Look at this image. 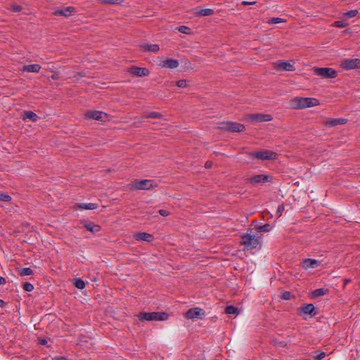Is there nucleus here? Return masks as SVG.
<instances>
[{
    "label": "nucleus",
    "instance_id": "37",
    "mask_svg": "<svg viewBox=\"0 0 360 360\" xmlns=\"http://www.w3.org/2000/svg\"><path fill=\"white\" fill-rule=\"evenodd\" d=\"M285 20L281 18L274 17V18H271L270 20H269L268 22L269 24H278L280 22H283Z\"/></svg>",
    "mask_w": 360,
    "mask_h": 360
},
{
    "label": "nucleus",
    "instance_id": "28",
    "mask_svg": "<svg viewBox=\"0 0 360 360\" xmlns=\"http://www.w3.org/2000/svg\"><path fill=\"white\" fill-rule=\"evenodd\" d=\"M358 13H359L358 11L356 9L351 10L346 13H344L342 17H343L344 20H348V19L355 17L358 14Z\"/></svg>",
    "mask_w": 360,
    "mask_h": 360
},
{
    "label": "nucleus",
    "instance_id": "44",
    "mask_svg": "<svg viewBox=\"0 0 360 360\" xmlns=\"http://www.w3.org/2000/svg\"><path fill=\"white\" fill-rule=\"evenodd\" d=\"M284 210H285V206L283 204H281L278 205V209H277V214H278V217H281L282 215V213L284 211Z\"/></svg>",
    "mask_w": 360,
    "mask_h": 360
},
{
    "label": "nucleus",
    "instance_id": "24",
    "mask_svg": "<svg viewBox=\"0 0 360 360\" xmlns=\"http://www.w3.org/2000/svg\"><path fill=\"white\" fill-rule=\"evenodd\" d=\"M84 227L89 231L95 233H97L98 231H100L101 230V226L98 224H94V222H91V221H86L84 223Z\"/></svg>",
    "mask_w": 360,
    "mask_h": 360
},
{
    "label": "nucleus",
    "instance_id": "7",
    "mask_svg": "<svg viewBox=\"0 0 360 360\" xmlns=\"http://www.w3.org/2000/svg\"><path fill=\"white\" fill-rule=\"evenodd\" d=\"M277 154L271 150H264L251 153V156L258 160H274Z\"/></svg>",
    "mask_w": 360,
    "mask_h": 360
},
{
    "label": "nucleus",
    "instance_id": "43",
    "mask_svg": "<svg viewBox=\"0 0 360 360\" xmlns=\"http://www.w3.org/2000/svg\"><path fill=\"white\" fill-rule=\"evenodd\" d=\"M292 297V295H291V292H289V291H285L282 293V295H281V297L282 299L285 300H288L291 298Z\"/></svg>",
    "mask_w": 360,
    "mask_h": 360
},
{
    "label": "nucleus",
    "instance_id": "50",
    "mask_svg": "<svg viewBox=\"0 0 360 360\" xmlns=\"http://www.w3.org/2000/svg\"><path fill=\"white\" fill-rule=\"evenodd\" d=\"M39 342L41 345H45L47 344V340L45 339H41V340H39Z\"/></svg>",
    "mask_w": 360,
    "mask_h": 360
},
{
    "label": "nucleus",
    "instance_id": "35",
    "mask_svg": "<svg viewBox=\"0 0 360 360\" xmlns=\"http://www.w3.org/2000/svg\"><path fill=\"white\" fill-rule=\"evenodd\" d=\"M314 357L317 360H321L326 356V353L321 351H316Z\"/></svg>",
    "mask_w": 360,
    "mask_h": 360
},
{
    "label": "nucleus",
    "instance_id": "46",
    "mask_svg": "<svg viewBox=\"0 0 360 360\" xmlns=\"http://www.w3.org/2000/svg\"><path fill=\"white\" fill-rule=\"evenodd\" d=\"M51 360H68L67 357L62 356H56L53 358H52Z\"/></svg>",
    "mask_w": 360,
    "mask_h": 360
},
{
    "label": "nucleus",
    "instance_id": "21",
    "mask_svg": "<svg viewBox=\"0 0 360 360\" xmlns=\"http://www.w3.org/2000/svg\"><path fill=\"white\" fill-rule=\"evenodd\" d=\"M347 122L345 118H333L326 121V124L329 127H335L337 125L345 124Z\"/></svg>",
    "mask_w": 360,
    "mask_h": 360
},
{
    "label": "nucleus",
    "instance_id": "51",
    "mask_svg": "<svg viewBox=\"0 0 360 360\" xmlns=\"http://www.w3.org/2000/svg\"><path fill=\"white\" fill-rule=\"evenodd\" d=\"M5 305L6 302L3 300L0 299V307H4Z\"/></svg>",
    "mask_w": 360,
    "mask_h": 360
},
{
    "label": "nucleus",
    "instance_id": "15",
    "mask_svg": "<svg viewBox=\"0 0 360 360\" xmlns=\"http://www.w3.org/2000/svg\"><path fill=\"white\" fill-rule=\"evenodd\" d=\"M128 72L139 77L147 76L149 75V70L146 68L132 66L129 68Z\"/></svg>",
    "mask_w": 360,
    "mask_h": 360
},
{
    "label": "nucleus",
    "instance_id": "23",
    "mask_svg": "<svg viewBox=\"0 0 360 360\" xmlns=\"http://www.w3.org/2000/svg\"><path fill=\"white\" fill-rule=\"evenodd\" d=\"M41 66L39 64L25 65L22 67V71L27 72H39Z\"/></svg>",
    "mask_w": 360,
    "mask_h": 360
},
{
    "label": "nucleus",
    "instance_id": "32",
    "mask_svg": "<svg viewBox=\"0 0 360 360\" xmlns=\"http://www.w3.org/2000/svg\"><path fill=\"white\" fill-rule=\"evenodd\" d=\"M237 311H238V308L233 305L227 306L225 309V312L227 314H236Z\"/></svg>",
    "mask_w": 360,
    "mask_h": 360
},
{
    "label": "nucleus",
    "instance_id": "22",
    "mask_svg": "<svg viewBox=\"0 0 360 360\" xmlns=\"http://www.w3.org/2000/svg\"><path fill=\"white\" fill-rule=\"evenodd\" d=\"M140 46L143 50L148 51V52H153V53L158 52L160 49L158 44H148V43H143V44H141Z\"/></svg>",
    "mask_w": 360,
    "mask_h": 360
},
{
    "label": "nucleus",
    "instance_id": "17",
    "mask_svg": "<svg viewBox=\"0 0 360 360\" xmlns=\"http://www.w3.org/2000/svg\"><path fill=\"white\" fill-rule=\"evenodd\" d=\"M300 315L309 314L314 316L316 314V311H315V307L313 304H305L300 307Z\"/></svg>",
    "mask_w": 360,
    "mask_h": 360
},
{
    "label": "nucleus",
    "instance_id": "38",
    "mask_svg": "<svg viewBox=\"0 0 360 360\" xmlns=\"http://www.w3.org/2000/svg\"><path fill=\"white\" fill-rule=\"evenodd\" d=\"M146 117H150V118H160V117H162V115L158 112H148L146 115Z\"/></svg>",
    "mask_w": 360,
    "mask_h": 360
},
{
    "label": "nucleus",
    "instance_id": "36",
    "mask_svg": "<svg viewBox=\"0 0 360 360\" xmlns=\"http://www.w3.org/2000/svg\"><path fill=\"white\" fill-rule=\"evenodd\" d=\"M11 200V197L6 193H0V200L4 202H9Z\"/></svg>",
    "mask_w": 360,
    "mask_h": 360
},
{
    "label": "nucleus",
    "instance_id": "12",
    "mask_svg": "<svg viewBox=\"0 0 360 360\" xmlns=\"http://www.w3.org/2000/svg\"><path fill=\"white\" fill-rule=\"evenodd\" d=\"M276 68L277 70L285 71H294L295 70L294 63L283 60L277 61Z\"/></svg>",
    "mask_w": 360,
    "mask_h": 360
},
{
    "label": "nucleus",
    "instance_id": "16",
    "mask_svg": "<svg viewBox=\"0 0 360 360\" xmlns=\"http://www.w3.org/2000/svg\"><path fill=\"white\" fill-rule=\"evenodd\" d=\"M161 67L165 68L174 69L179 66V60L174 58H167L160 61L159 64Z\"/></svg>",
    "mask_w": 360,
    "mask_h": 360
},
{
    "label": "nucleus",
    "instance_id": "8",
    "mask_svg": "<svg viewBox=\"0 0 360 360\" xmlns=\"http://www.w3.org/2000/svg\"><path fill=\"white\" fill-rule=\"evenodd\" d=\"M205 311L200 307L191 308L185 314V317L188 319H202L205 317Z\"/></svg>",
    "mask_w": 360,
    "mask_h": 360
},
{
    "label": "nucleus",
    "instance_id": "45",
    "mask_svg": "<svg viewBox=\"0 0 360 360\" xmlns=\"http://www.w3.org/2000/svg\"><path fill=\"white\" fill-rule=\"evenodd\" d=\"M159 214L163 217H167L169 215L170 212L167 210H159L158 211Z\"/></svg>",
    "mask_w": 360,
    "mask_h": 360
},
{
    "label": "nucleus",
    "instance_id": "1",
    "mask_svg": "<svg viewBox=\"0 0 360 360\" xmlns=\"http://www.w3.org/2000/svg\"><path fill=\"white\" fill-rule=\"evenodd\" d=\"M290 103L293 109H304L316 106L320 102L315 98L296 96L290 100Z\"/></svg>",
    "mask_w": 360,
    "mask_h": 360
},
{
    "label": "nucleus",
    "instance_id": "13",
    "mask_svg": "<svg viewBox=\"0 0 360 360\" xmlns=\"http://www.w3.org/2000/svg\"><path fill=\"white\" fill-rule=\"evenodd\" d=\"M76 13V8L73 6H67L64 8L56 9L53 14L56 16L63 15L65 17L71 16Z\"/></svg>",
    "mask_w": 360,
    "mask_h": 360
},
{
    "label": "nucleus",
    "instance_id": "31",
    "mask_svg": "<svg viewBox=\"0 0 360 360\" xmlns=\"http://www.w3.org/2000/svg\"><path fill=\"white\" fill-rule=\"evenodd\" d=\"M74 285L76 288L80 290H82L85 288V283L84 281L80 278L75 279Z\"/></svg>",
    "mask_w": 360,
    "mask_h": 360
},
{
    "label": "nucleus",
    "instance_id": "2",
    "mask_svg": "<svg viewBox=\"0 0 360 360\" xmlns=\"http://www.w3.org/2000/svg\"><path fill=\"white\" fill-rule=\"evenodd\" d=\"M138 317L141 321H166L169 318V314L160 311H142L139 313Z\"/></svg>",
    "mask_w": 360,
    "mask_h": 360
},
{
    "label": "nucleus",
    "instance_id": "33",
    "mask_svg": "<svg viewBox=\"0 0 360 360\" xmlns=\"http://www.w3.org/2000/svg\"><path fill=\"white\" fill-rule=\"evenodd\" d=\"M344 20H337L333 22V26L339 28H344L346 27L348 25V23L345 22Z\"/></svg>",
    "mask_w": 360,
    "mask_h": 360
},
{
    "label": "nucleus",
    "instance_id": "40",
    "mask_svg": "<svg viewBox=\"0 0 360 360\" xmlns=\"http://www.w3.org/2000/svg\"><path fill=\"white\" fill-rule=\"evenodd\" d=\"M10 9L14 12H19L22 9V7L16 4H13L10 6Z\"/></svg>",
    "mask_w": 360,
    "mask_h": 360
},
{
    "label": "nucleus",
    "instance_id": "18",
    "mask_svg": "<svg viewBox=\"0 0 360 360\" xmlns=\"http://www.w3.org/2000/svg\"><path fill=\"white\" fill-rule=\"evenodd\" d=\"M135 240L150 242L153 240V235L146 232H138L134 236Z\"/></svg>",
    "mask_w": 360,
    "mask_h": 360
},
{
    "label": "nucleus",
    "instance_id": "14",
    "mask_svg": "<svg viewBox=\"0 0 360 360\" xmlns=\"http://www.w3.org/2000/svg\"><path fill=\"white\" fill-rule=\"evenodd\" d=\"M321 262L315 259L307 258L304 259L302 267L305 269H315L321 264Z\"/></svg>",
    "mask_w": 360,
    "mask_h": 360
},
{
    "label": "nucleus",
    "instance_id": "42",
    "mask_svg": "<svg viewBox=\"0 0 360 360\" xmlns=\"http://www.w3.org/2000/svg\"><path fill=\"white\" fill-rule=\"evenodd\" d=\"M176 85L180 88H184L187 86V81L186 79H180L176 82Z\"/></svg>",
    "mask_w": 360,
    "mask_h": 360
},
{
    "label": "nucleus",
    "instance_id": "20",
    "mask_svg": "<svg viewBox=\"0 0 360 360\" xmlns=\"http://www.w3.org/2000/svg\"><path fill=\"white\" fill-rule=\"evenodd\" d=\"M103 115H105V114L99 110H92L86 112V117L96 120H101Z\"/></svg>",
    "mask_w": 360,
    "mask_h": 360
},
{
    "label": "nucleus",
    "instance_id": "30",
    "mask_svg": "<svg viewBox=\"0 0 360 360\" xmlns=\"http://www.w3.org/2000/svg\"><path fill=\"white\" fill-rule=\"evenodd\" d=\"M256 229L259 232H269L271 230V226L269 224H265L264 225L257 226Z\"/></svg>",
    "mask_w": 360,
    "mask_h": 360
},
{
    "label": "nucleus",
    "instance_id": "34",
    "mask_svg": "<svg viewBox=\"0 0 360 360\" xmlns=\"http://www.w3.org/2000/svg\"><path fill=\"white\" fill-rule=\"evenodd\" d=\"M22 288L26 292H31L34 290V285L30 282H25L23 283Z\"/></svg>",
    "mask_w": 360,
    "mask_h": 360
},
{
    "label": "nucleus",
    "instance_id": "49",
    "mask_svg": "<svg viewBox=\"0 0 360 360\" xmlns=\"http://www.w3.org/2000/svg\"><path fill=\"white\" fill-rule=\"evenodd\" d=\"M212 162L207 161L205 162V167L206 168H210L212 167Z\"/></svg>",
    "mask_w": 360,
    "mask_h": 360
},
{
    "label": "nucleus",
    "instance_id": "9",
    "mask_svg": "<svg viewBox=\"0 0 360 360\" xmlns=\"http://www.w3.org/2000/svg\"><path fill=\"white\" fill-rule=\"evenodd\" d=\"M248 120L252 123H259L271 121L273 120V117L270 114L255 113L249 115Z\"/></svg>",
    "mask_w": 360,
    "mask_h": 360
},
{
    "label": "nucleus",
    "instance_id": "6",
    "mask_svg": "<svg viewBox=\"0 0 360 360\" xmlns=\"http://www.w3.org/2000/svg\"><path fill=\"white\" fill-rule=\"evenodd\" d=\"M219 128L232 132H241L243 131L245 129L243 124L231 121L221 122Z\"/></svg>",
    "mask_w": 360,
    "mask_h": 360
},
{
    "label": "nucleus",
    "instance_id": "29",
    "mask_svg": "<svg viewBox=\"0 0 360 360\" xmlns=\"http://www.w3.org/2000/svg\"><path fill=\"white\" fill-rule=\"evenodd\" d=\"M33 274V270L29 267H24L19 270V275L20 276H30Z\"/></svg>",
    "mask_w": 360,
    "mask_h": 360
},
{
    "label": "nucleus",
    "instance_id": "3",
    "mask_svg": "<svg viewBox=\"0 0 360 360\" xmlns=\"http://www.w3.org/2000/svg\"><path fill=\"white\" fill-rule=\"evenodd\" d=\"M314 73L325 79H333L337 77L338 72L331 68H313Z\"/></svg>",
    "mask_w": 360,
    "mask_h": 360
},
{
    "label": "nucleus",
    "instance_id": "27",
    "mask_svg": "<svg viewBox=\"0 0 360 360\" xmlns=\"http://www.w3.org/2000/svg\"><path fill=\"white\" fill-rule=\"evenodd\" d=\"M328 289L327 288H318V289H316L314 290L313 292H312V295L314 297H320V296H323L326 294H327L328 292Z\"/></svg>",
    "mask_w": 360,
    "mask_h": 360
},
{
    "label": "nucleus",
    "instance_id": "11",
    "mask_svg": "<svg viewBox=\"0 0 360 360\" xmlns=\"http://www.w3.org/2000/svg\"><path fill=\"white\" fill-rule=\"evenodd\" d=\"M342 66L347 70H353L360 68V59L347 58L342 63Z\"/></svg>",
    "mask_w": 360,
    "mask_h": 360
},
{
    "label": "nucleus",
    "instance_id": "39",
    "mask_svg": "<svg viewBox=\"0 0 360 360\" xmlns=\"http://www.w3.org/2000/svg\"><path fill=\"white\" fill-rule=\"evenodd\" d=\"M99 1L105 4H119L124 1V0H98Z\"/></svg>",
    "mask_w": 360,
    "mask_h": 360
},
{
    "label": "nucleus",
    "instance_id": "19",
    "mask_svg": "<svg viewBox=\"0 0 360 360\" xmlns=\"http://www.w3.org/2000/svg\"><path fill=\"white\" fill-rule=\"evenodd\" d=\"M193 13L199 16H209L213 15L214 11L212 8H200V7H196L194 8Z\"/></svg>",
    "mask_w": 360,
    "mask_h": 360
},
{
    "label": "nucleus",
    "instance_id": "25",
    "mask_svg": "<svg viewBox=\"0 0 360 360\" xmlns=\"http://www.w3.org/2000/svg\"><path fill=\"white\" fill-rule=\"evenodd\" d=\"M23 113V119H29L32 122H37L39 118L38 115L32 111L25 110Z\"/></svg>",
    "mask_w": 360,
    "mask_h": 360
},
{
    "label": "nucleus",
    "instance_id": "41",
    "mask_svg": "<svg viewBox=\"0 0 360 360\" xmlns=\"http://www.w3.org/2000/svg\"><path fill=\"white\" fill-rule=\"evenodd\" d=\"M178 30L179 32L184 34H189L191 30V29L188 27L184 25L179 26L178 27Z\"/></svg>",
    "mask_w": 360,
    "mask_h": 360
},
{
    "label": "nucleus",
    "instance_id": "10",
    "mask_svg": "<svg viewBox=\"0 0 360 360\" xmlns=\"http://www.w3.org/2000/svg\"><path fill=\"white\" fill-rule=\"evenodd\" d=\"M272 176L267 174H257L248 178V181L250 183H265L271 182Z\"/></svg>",
    "mask_w": 360,
    "mask_h": 360
},
{
    "label": "nucleus",
    "instance_id": "47",
    "mask_svg": "<svg viewBox=\"0 0 360 360\" xmlns=\"http://www.w3.org/2000/svg\"><path fill=\"white\" fill-rule=\"evenodd\" d=\"M256 4V1H243L242 2V4L243 5H254Z\"/></svg>",
    "mask_w": 360,
    "mask_h": 360
},
{
    "label": "nucleus",
    "instance_id": "5",
    "mask_svg": "<svg viewBox=\"0 0 360 360\" xmlns=\"http://www.w3.org/2000/svg\"><path fill=\"white\" fill-rule=\"evenodd\" d=\"M242 243L247 249L256 248L259 243V238L249 233H245L242 238Z\"/></svg>",
    "mask_w": 360,
    "mask_h": 360
},
{
    "label": "nucleus",
    "instance_id": "26",
    "mask_svg": "<svg viewBox=\"0 0 360 360\" xmlns=\"http://www.w3.org/2000/svg\"><path fill=\"white\" fill-rule=\"evenodd\" d=\"M77 207L82 210H95L98 207V205L97 203H79L77 205Z\"/></svg>",
    "mask_w": 360,
    "mask_h": 360
},
{
    "label": "nucleus",
    "instance_id": "4",
    "mask_svg": "<svg viewBox=\"0 0 360 360\" xmlns=\"http://www.w3.org/2000/svg\"><path fill=\"white\" fill-rule=\"evenodd\" d=\"M154 181L151 179H134L130 185L131 189L150 190L154 187Z\"/></svg>",
    "mask_w": 360,
    "mask_h": 360
},
{
    "label": "nucleus",
    "instance_id": "48",
    "mask_svg": "<svg viewBox=\"0 0 360 360\" xmlns=\"http://www.w3.org/2000/svg\"><path fill=\"white\" fill-rule=\"evenodd\" d=\"M6 283V278L0 276V285H4Z\"/></svg>",
    "mask_w": 360,
    "mask_h": 360
}]
</instances>
